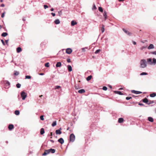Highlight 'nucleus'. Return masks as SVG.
Here are the masks:
<instances>
[{"label":"nucleus","instance_id":"obj_1","mask_svg":"<svg viewBox=\"0 0 156 156\" xmlns=\"http://www.w3.org/2000/svg\"><path fill=\"white\" fill-rule=\"evenodd\" d=\"M150 65H155L156 64V59L153 58L152 59L151 58H148L147 59H143L140 61V67L141 68H146L147 66V64Z\"/></svg>","mask_w":156,"mask_h":156},{"label":"nucleus","instance_id":"obj_2","mask_svg":"<svg viewBox=\"0 0 156 156\" xmlns=\"http://www.w3.org/2000/svg\"><path fill=\"white\" fill-rule=\"evenodd\" d=\"M27 94L24 91H22L21 93V96L23 100H24L27 97Z\"/></svg>","mask_w":156,"mask_h":156},{"label":"nucleus","instance_id":"obj_3","mask_svg":"<svg viewBox=\"0 0 156 156\" xmlns=\"http://www.w3.org/2000/svg\"><path fill=\"white\" fill-rule=\"evenodd\" d=\"M70 141L71 142H73L75 140V136L73 134H70L69 137Z\"/></svg>","mask_w":156,"mask_h":156},{"label":"nucleus","instance_id":"obj_4","mask_svg":"<svg viewBox=\"0 0 156 156\" xmlns=\"http://www.w3.org/2000/svg\"><path fill=\"white\" fill-rule=\"evenodd\" d=\"M72 52V50L70 48H67L66 50V53L70 54Z\"/></svg>","mask_w":156,"mask_h":156},{"label":"nucleus","instance_id":"obj_5","mask_svg":"<svg viewBox=\"0 0 156 156\" xmlns=\"http://www.w3.org/2000/svg\"><path fill=\"white\" fill-rule=\"evenodd\" d=\"M62 129L61 128H60L59 129H57L55 131V133L56 134H61L62 133V132L61 130Z\"/></svg>","mask_w":156,"mask_h":156},{"label":"nucleus","instance_id":"obj_6","mask_svg":"<svg viewBox=\"0 0 156 156\" xmlns=\"http://www.w3.org/2000/svg\"><path fill=\"white\" fill-rule=\"evenodd\" d=\"M122 30H123V31L128 35L130 36L131 35V33H130L129 31H127L126 29L123 28L122 29Z\"/></svg>","mask_w":156,"mask_h":156},{"label":"nucleus","instance_id":"obj_7","mask_svg":"<svg viewBox=\"0 0 156 156\" xmlns=\"http://www.w3.org/2000/svg\"><path fill=\"white\" fill-rule=\"evenodd\" d=\"M131 92L136 94H139L142 93V92L140 91H136L135 90H132Z\"/></svg>","mask_w":156,"mask_h":156},{"label":"nucleus","instance_id":"obj_8","mask_svg":"<svg viewBox=\"0 0 156 156\" xmlns=\"http://www.w3.org/2000/svg\"><path fill=\"white\" fill-rule=\"evenodd\" d=\"M49 151L50 150H49V149L45 150V151L44 153L42 155L43 156H45V155H46L47 154H49V153H50V152H49Z\"/></svg>","mask_w":156,"mask_h":156},{"label":"nucleus","instance_id":"obj_9","mask_svg":"<svg viewBox=\"0 0 156 156\" xmlns=\"http://www.w3.org/2000/svg\"><path fill=\"white\" fill-rule=\"evenodd\" d=\"M58 141L61 144H62L64 143V140L62 138H59Z\"/></svg>","mask_w":156,"mask_h":156},{"label":"nucleus","instance_id":"obj_10","mask_svg":"<svg viewBox=\"0 0 156 156\" xmlns=\"http://www.w3.org/2000/svg\"><path fill=\"white\" fill-rule=\"evenodd\" d=\"M154 48V46L152 44H151L149 46L147 47L148 49H153Z\"/></svg>","mask_w":156,"mask_h":156},{"label":"nucleus","instance_id":"obj_11","mask_svg":"<svg viewBox=\"0 0 156 156\" xmlns=\"http://www.w3.org/2000/svg\"><path fill=\"white\" fill-rule=\"evenodd\" d=\"M143 101L145 103H146L147 104L148 103V100L147 98H145L143 100Z\"/></svg>","mask_w":156,"mask_h":156},{"label":"nucleus","instance_id":"obj_12","mask_svg":"<svg viewBox=\"0 0 156 156\" xmlns=\"http://www.w3.org/2000/svg\"><path fill=\"white\" fill-rule=\"evenodd\" d=\"M85 90L83 89H81L79 90L78 91V92L80 94H82L85 93Z\"/></svg>","mask_w":156,"mask_h":156},{"label":"nucleus","instance_id":"obj_13","mask_svg":"<svg viewBox=\"0 0 156 156\" xmlns=\"http://www.w3.org/2000/svg\"><path fill=\"white\" fill-rule=\"evenodd\" d=\"M124 121V119L122 118H120L119 119L118 122L119 123H121Z\"/></svg>","mask_w":156,"mask_h":156},{"label":"nucleus","instance_id":"obj_14","mask_svg":"<svg viewBox=\"0 0 156 156\" xmlns=\"http://www.w3.org/2000/svg\"><path fill=\"white\" fill-rule=\"evenodd\" d=\"M13 128L14 126L12 124H10L8 126V128L10 130L12 129Z\"/></svg>","mask_w":156,"mask_h":156},{"label":"nucleus","instance_id":"obj_15","mask_svg":"<svg viewBox=\"0 0 156 156\" xmlns=\"http://www.w3.org/2000/svg\"><path fill=\"white\" fill-rule=\"evenodd\" d=\"M67 68H68V69L69 71L71 72L72 71V68L71 66L70 65H68L67 66Z\"/></svg>","mask_w":156,"mask_h":156},{"label":"nucleus","instance_id":"obj_16","mask_svg":"<svg viewBox=\"0 0 156 156\" xmlns=\"http://www.w3.org/2000/svg\"><path fill=\"white\" fill-rule=\"evenodd\" d=\"M61 65H62V64H61V62H57V63L56 65V66L57 67H60V66H61Z\"/></svg>","mask_w":156,"mask_h":156},{"label":"nucleus","instance_id":"obj_17","mask_svg":"<svg viewBox=\"0 0 156 156\" xmlns=\"http://www.w3.org/2000/svg\"><path fill=\"white\" fill-rule=\"evenodd\" d=\"M107 16L106 12L105 11L103 13V16L105 20L107 19Z\"/></svg>","mask_w":156,"mask_h":156},{"label":"nucleus","instance_id":"obj_18","mask_svg":"<svg viewBox=\"0 0 156 156\" xmlns=\"http://www.w3.org/2000/svg\"><path fill=\"white\" fill-rule=\"evenodd\" d=\"M22 51V49L20 47H18L16 49V51L17 53H20Z\"/></svg>","mask_w":156,"mask_h":156},{"label":"nucleus","instance_id":"obj_19","mask_svg":"<svg viewBox=\"0 0 156 156\" xmlns=\"http://www.w3.org/2000/svg\"><path fill=\"white\" fill-rule=\"evenodd\" d=\"M49 152L50 153L51 152L52 153H55V149H49Z\"/></svg>","mask_w":156,"mask_h":156},{"label":"nucleus","instance_id":"obj_20","mask_svg":"<svg viewBox=\"0 0 156 156\" xmlns=\"http://www.w3.org/2000/svg\"><path fill=\"white\" fill-rule=\"evenodd\" d=\"M148 120L149 121L151 122H152L154 121L153 118L151 117H149L148 118Z\"/></svg>","mask_w":156,"mask_h":156},{"label":"nucleus","instance_id":"obj_21","mask_svg":"<svg viewBox=\"0 0 156 156\" xmlns=\"http://www.w3.org/2000/svg\"><path fill=\"white\" fill-rule=\"evenodd\" d=\"M54 23L55 24H58L60 23V22L58 19H57L54 21Z\"/></svg>","mask_w":156,"mask_h":156},{"label":"nucleus","instance_id":"obj_22","mask_svg":"<svg viewBox=\"0 0 156 156\" xmlns=\"http://www.w3.org/2000/svg\"><path fill=\"white\" fill-rule=\"evenodd\" d=\"M77 23V22H75L73 20H72L71 22V25L72 26H73L75 25Z\"/></svg>","mask_w":156,"mask_h":156},{"label":"nucleus","instance_id":"obj_23","mask_svg":"<svg viewBox=\"0 0 156 156\" xmlns=\"http://www.w3.org/2000/svg\"><path fill=\"white\" fill-rule=\"evenodd\" d=\"M44 133V129L42 128L40 130V133L41 135H43Z\"/></svg>","mask_w":156,"mask_h":156},{"label":"nucleus","instance_id":"obj_24","mask_svg":"<svg viewBox=\"0 0 156 156\" xmlns=\"http://www.w3.org/2000/svg\"><path fill=\"white\" fill-rule=\"evenodd\" d=\"M115 92L117 94H118L119 95H123V93H122L121 91H115Z\"/></svg>","mask_w":156,"mask_h":156},{"label":"nucleus","instance_id":"obj_25","mask_svg":"<svg viewBox=\"0 0 156 156\" xmlns=\"http://www.w3.org/2000/svg\"><path fill=\"white\" fill-rule=\"evenodd\" d=\"M156 95V94L154 93H153L151 94L150 95V97H155Z\"/></svg>","mask_w":156,"mask_h":156},{"label":"nucleus","instance_id":"obj_26","mask_svg":"<svg viewBox=\"0 0 156 156\" xmlns=\"http://www.w3.org/2000/svg\"><path fill=\"white\" fill-rule=\"evenodd\" d=\"M102 27L101 29V32L103 33L104 32L105 29L104 28V25L102 24Z\"/></svg>","mask_w":156,"mask_h":156},{"label":"nucleus","instance_id":"obj_27","mask_svg":"<svg viewBox=\"0 0 156 156\" xmlns=\"http://www.w3.org/2000/svg\"><path fill=\"white\" fill-rule=\"evenodd\" d=\"M8 34L6 32H3L2 34V36L3 37H5Z\"/></svg>","mask_w":156,"mask_h":156},{"label":"nucleus","instance_id":"obj_28","mask_svg":"<svg viewBox=\"0 0 156 156\" xmlns=\"http://www.w3.org/2000/svg\"><path fill=\"white\" fill-rule=\"evenodd\" d=\"M92 77V76L90 75L88 76L86 78V80L87 81H88L91 80Z\"/></svg>","mask_w":156,"mask_h":156},{"label":"nucleus","instance_id":"obj_29","mask_svg":"<svg viewBox=\"0 0 156 156\" xmlns=\"http://www.w3.org/2000/svg\"><path fill=\"white\" fill-rule=\"evenodd\" d=\"M57 124V122L56 121H54L53 123L51 124V126L53 127H54Z\"/></svg>","mask_w":156,"mask_h":156},{"label":"nucleus","instance_id":"obj_30","mask_svg":"<svg viewBox=\"0 0 156 156\" xmlns=\"http://www.w3.org/2000/svg\"><path fill=\"white\" fill-rule=\"evenodd\" d=\"M15 114L16 115H18L20 114V112L19 110H16L15 111Z\"/></svg>","mask_w":156,"mask_h":156},{"label":"nucleus","instance_id":"obj_31","mask_svg":"<svg viewBox=\"0 0 156 156\" xmlns=\"http://www.w3.org/2000/svg\"><path fill=\"white\" fill-rule=\"evenodd\" d=\"M21 84L19 83H18L16 84V87L18 88H20L21 87Z\"/></svg>","mask_w":156,"mask_h":156},{"label":"nucleus","instance_id":"obj_32","mask_svg":"<svg viewBox=\"0 0 156 156\" xmlns=\"http://www.w3.org/2000/svg\"><path fill=\"white\" fill-rule=\"evenodd\" d=\"M147 75V73L145 72H143L140 74V75L141 76Z\"/></svg>","mask_w":156,"mask_h":156},{"label":"nucleus","instance_id":"obj_33","mask_svg":"<svg viewBox=\"0 0 156 156\" xmlns=\"http://www.w3.org/2000/svg\"><path fill=\"white\" fill-rule=\"evenodd\" d=\"M98 10L100 12H102L103 11V10L102 8L101 7H100L98 8Z\"/></svg>","mask_w":156,"mask_h":156},{"label":"nucleus","instance_id":"obj_34","mask_svg":"<svg viewBox=\"0 0 156 156\" xmlns=\"http://www.w3.org/2000/svg\"><path fill=\"white\" fill-rule=\"evenodd\" d=\"M14 74L16 76H17L19 74V73L17 71H15Z\"/></svg>","mask_w":156,"mask_h":156},{"label":"nucleus","instance_id":"obj_35","mask_svg":"<svg viewBox=\"0 0 156 156\" xmlns=\"http://www.w3.org/2000/svg\"><path fill=\"white\" fill-rule=\"evenodd\" d=\"M31 77L30 76H25V79H30Z\"/></svg>","mask_w":156,"mask_h":156},{"label":"nucleus","instance_id":"obj_36","mask_svg":"<svg viewBox=\"0 0 156 156\" xmlns=\"http://www.w3.org/2000/svg\"><path fill=\"white\" fill-rule=\"evenodd\" d=\"M49 63L48 62H47L45 64V66L46 67H48L49 66Z\"/></svg>","mask_w":156,"mask_h":156},{"label":"nucleus","instance_id":"obj_37","mask_svg":"<svg viewBox=\"0 0 156 156\" xmlns=\"http://www.w3.org/2000/svg\"><path fill=\"white\" fill-rule=\"evenodd\" d=\"M5 84L6 85V86H9L10 85V83L8 81H6V83Z\"/></svg>","mask_w":156,"mask_h":156},{"label":"nucleus","instance_id":"obj_38","mask_svg":"<svg viewBox=\"0 0 156 156\" xmlns=\"http://www.w3.org/2000/svg\"><path fill=\"white\" fill-rule=\"evenodd\" d=\"M60 87H61L59 86H56L55 87V89H58Z\"/></svg>","mask_w":156,"mask_h":156},{"label":"nucleus","instance_id":"obj_39","mask_svg":"<svg viewBox=\"0 0 156 156\" xmlns=\"http://www.w3.org/2000/svg\"><path fill=\"white\" fill-rule=\"evenodd\" d=\"M102 89L104 90H107V87L104 86L103 87Z\"/></svg>","mask_w":156,"mask_h":156},{"label":"nucleus","instance_id":"obj_40","mask_svg":"<svg viewBox=\"0 0 156 156\" xmlns=\"http://www.w3.org/2000/svg\"><path fill=\"white\" fill-rule=\"evenodd\" d=\"M58 13L60 16L62 15V11H59L58 12Z\"/></svg>","mask_w":156,"mask_h":156},{"label":"nucleus","instance_id":"obj_41","mask_svg":"<svg viewBox=\"0 0 156 156\" xmlns=\"http://www.w3.org/2000/svg\"><path fill=\"white\" fill-rule=\"evenodd\" d=\"M100 50H99V49L97 50L95 52V53L96 54L100 52Z\"/></svg>","mask_w":156,"mask_h":156},{"label":"nucleus","instance_id":"obj_42","mask_svg":"<svg viewBox=\"0 0 156 156\" xmlns=\"http://www.w3.org/2000/svg\"><path fill=\"white\" fill-rule=\"evenodd\" d=\"M154 102V101H150L149 102H148V103H147V105H150L151 104H152Z\"/></svg>","mask_w":156,"mask_h":156},{"label":"nucleus","instance_id":"obj_43","mask_svg":"<svg viewBox=\"0 0 156 156\" xmlns=\"http://www.w3.org/2000/svg\"><path fill=\"white\" fill-rule=\"evenodd\" d=\"M40 119L41 120H44V116L43 115H41V116L40 117Z\"/></svg>","mask_w":156,"mask_h":156},{"label":"nucleus","instance_id":"obj_44","mask_svg":"<svg viewBox=\"0 0 156 156\" xmlns=\"http://www.w3.org/2000/svg\"><path fill=\"white\" fill-rule=\"evenodd\" d=\"M75 88L76 89L78 90L79 89V87L78 85H75Z\"/></svg>","mask_w":156,"mask_h":156},{"label":"nucleus","instance_id":"obj_45","mask_svg":"<svg viewBox=\"0 0 156 156\" xmlns=\"http://www.w3.org/2000/svg\"><path fill=\"white\" fill-rule=\"evenodd\" d=\"M132 98L131 97H127L126 98V99L127 100H129L131 99Z\"/></svg>","mask_w":156,"mask_h":156},{"label":"nucleus","instance_id":"obj_46","mask_svg":"<svg viewBox=\"0 0 156 156\" xmlns=\"http://www.w3.org/2000/svg\"><path fill=\"white\" fill-rule=\"evenodd\" d=\"M151 53L153 55H156V51L151 52Z\"/></svg>","mask_w":156,"mask_h":156},{"label":"nucleus","instance_id":"obj_47","mask_svg":"<svg viewBox=\"0 0 156 156\" xmlns=\"http://www.w3.org/2000/svg\"><path fill=\"white\" fill-rule=\"evenodd\" d=\"M67 61L68 62H71L70 59L69 58H67Z\"/></svg>","mask_w":156,"mask_h":156},{"label":"nucleus","instance_id":"obj_48","mask_svg":"<svg viewBox=\"0 0 156 156\" xmlns=\"http://www.w3.org/2000/svg\"><path fill=\"white\" fill-rule=\"evenodd\" d=\"M48 5H44V8L45 9H46L47 8H48Z\"/></svg>","mask_w":156,"mask_h":156},{"label":"nucleus","instance_id":"obj_49","mask_svg":"<svg viewBox=\"0 0 156 156\" xmlns=\"http://www.w3.org/2000/svg\"><path fill=\"white\" fill-rule=\"evenodd\" d=\"M147 48V46H143L141 48V49L143 50L145 48Z\"/></svg>","mask_w":156,"mask_h":156},{"label":"nucleus","instance_id":"obj_50","mask_svg":"<svg viewBox=\"0 0 156 156\" xmlns=\"http://www.w3.org/2000/svg\"><path fill=\"white\" fill-rule=\"evenodd\" d=\"M1 42H2V43L4 45H5V42L3 40H1Z\"/></svg>","mask_w":156,"mask_h":156},{"label":"nucleus","instance_id":"obj_51","mask_svg":"<svg viewBox=\"0 0 156 156\" xmlns=\"http://www.w3.org/2000/svg\"><path fill=\"white\" fill-rule=\"evenodd\" d=\"M86 48H82V51L83 52H84L85 51V49Z\"/></svg>","mask_w":156,"mask_h":156},{"label":"nucleus","instance_id":"obj_52","mask_svg":"<svg viewBox=\"0 0 156 156\" xmlns=\"http://www.w3.org/2000/svg\"><path fill=\"white\" fill-rule=\"evenodd\" d=\"M4 16H5V13H3L2 14L1 17H2L3 18L4 17Z\"/></svg>","mask_w":156,"mask_h":156},{"label":"nucleus","instance_id":"obj_53","mask_svg":"<svg viewBox=\"0 0 156 156\" xmlns=\"http://www.w3.org/2000/svg\"><path fill=\"white\" fill-rule=\"evenodd\" d=\"M9 41V40H5V42L7 44H8V42Z\"/></svg>","mask_w":156,"mask_h":156},{"label":"nucleus","instance_id":"obj_54","mask_svg":"<svg viewBox=\"0 0 156 156\" xmlns=\"http://www.w3.org/2000/svg\"><path fill=\"white\" fill-rule=\"evenodd\" d=\"M51 14L52 15V16H54L55 15V13H53V12H52L51 13Z\"/></svg>","mask_w":156,"mask_h":156},{"label":"nucleus","instance_id":"obj_55","mask_svg":"<svg viewBox=\"0 0 156 156\" xmlns=\"http://www.w3.org/2000/svg\"><path fill=\"white\" fill-rule=\"evenodd\" d=\"M138 105L140 106H144V105L142 103H139Z\"/></svg>","mask_w":156,"mask_h":156},{"label":"nucleus","instance_id":"obj_56","mask_svg":"<svg viewBox=\"0 0 156 156\" xmlns=\"http://www.w3.org/2000/svg\"><path fill=\"white\" fill-rule=\"evenodd\" d=\"M94 8L95 9H96V6L94 4V5L93 9Z\"/></svg>","mask_w":156,"mask_h":156},{"label":"nucleus","instance_id":"obj_57","mask_svg":"<svg viewBox=\"0 0 156 156\" xmlns=\"http://www.w3.org/2000/svg\"><path fill=\"white\" fill-rule=\"evenodd\" d=\"M1 6L2 7H4L5 6V5L3 4H2L1 5Z\"/></svg>","mask_w":156,"mask_h":156},{"label":"nucleus","instance_id":"obj_58","mask_svg":"<svg viewBox=\"0 0 156 156\" xmlns=\"http://www.w3.org/2000/svg\"><path fill=\"white\" fill-rule=\"evenodd\" d=\"M132 42L133 43L134 45H136V43L135 41H133Z\"/></svg>","mask_w":156,"mask_h":156},{"label":"nucleus","instance_id":"obj_59","mask_svg":"<svg viewBox=\"0 0 156 156\" xmlns=\"http://www.w3.org/2000/svg\"><path fill=\"white\" fill-rule=\"evenodd\" d=\"M50 141L52 142V143H53L54 142V141L53 140H50Z\"/></svg>","mask_w":156,"mask_h":156},{"label":"nucleus","instance_id":"obj_60","mask_svg":"<svg viewBox=\"0 0 156 156\" xmlns=\"http://www.w3.org/2000/svg\"><path fill=\"white\" fill-rule=\"evenodd\" d=\"M39 75H44V73H41L39 74Z\"/></svg>","mask_w":156,"mask_h":156},{"label":"nucleus","instance_id":"obj_61","mask_svg":"<svg viewBox=\"0 0 156 156\" xmlns=\"http://www.w3.org/2000/svg\"><path fill=\"white\" fill-rule=\"evenodd\" d=\"M54 9H53V8H51V11H54Z\"/></svg>","mask_w":156,"mask_h":156},{"label":"nucleus","instance_id":"obj_62","mask_svg":"<svg viewBox=\"0 0 156 156\" xmlns=\"http://www.w3.org/2000/svg\"><path fill=\"white\" fill-rule=\"evenodd\" d=\"M23 20L24 21H25L26 19H25V18H23Z\"/></svg>","mask_w":156,"mask_h":156},{"label":"nucleus","instance_id":"obj_63","mask_svg":"<svg viewBox=\"0 0 156 156\" xmlns=\"http://www.w3.org/2000/svg\"><path fill=\"white\" fill-rule=\"evenodd\" d=\"M109 86L110 88H112V86L111 85H109Z\"/></svg>","mask_w":156,"mask_h":156},{"label":"nucleus","instance_id":"obj_64","mask_svg":"<svg viewBox=\"0 0 156 156\" xmlns=\"http://www.w3.org/2000/svg\"><path fill=\"white\" fill-rule=\"evenodd\" d=\"M50 135L51 136H52V133H50Z\"/></svg>","mask_w":156,"mask_h":156}]
</instances>
